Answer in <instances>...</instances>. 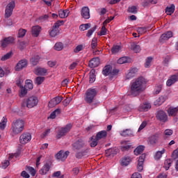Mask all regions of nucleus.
Segmentation results:
<instances>
[{
	"instance_id": "nucleus-9",
	"label": "nucleus",
	"mask_w": 178,
	"mask_h": 178,
	"mask_svg": "<svg viewBox=\"0 0 178 178\" xmlns=\"http://www.w3.org/2000/svg\"><path fill=\"white\" fill-rule=\"evenodd\" d=\"M172 37H173V32L170 31H167L161 35L159 42L161 44H165V42H166V41H168V40L170 38H172Z\"/></svg>"
},
{
	"instance_id": "nucleus-16",
	"label": "nucleus",
	"mask_w": 178,
	"mask_h": 178,
	"mask_svg": "<svg viewBox=\"0 0 178 178\" xmlns=\"http://www.w3.org/2000/svg\"><path fill=\"white\" fill-rule=\"evenodd\" d=\"M63 98L60 97H56L53 98L49 102V108H54V106H56L58 104H60L62 102V100Z\"/></svg>"
},
{
	"instance_id": "nucleus-34",
	"label": "nucleus",
	"mask_w": 178,
	"mask_h": 178,
	"mask_svg": "<svg viewBox=\"0 0 178 178\" xmlns=\"http://www.w3.org/2000/svg\"><path fill=\"white\" fill-rule=\"evenodd\" d=\"M60 112H62V111L60 110V108H57L54 111H53L49 116L50 119H55V118H56L57 116H58V115H60Z\"/></svg>"
},
{
	"instance_id": "nucleus-30",
	"label": "nucleus",
	"mask_w": 178,
	"mask_h": 178,
	"mask_svg": "<svg viewBox=\"0 0 178 178\" xmlns=\"http://www.w3.org/2000/svg\"><path fill=\"white\" fill-rule=\"evenodd\" d=\"M112 73V66L111 65H106L102 71V74L104 76H109V74H111Z\"/></svg>"
},
{
	"instance_id": "nucleus-14",
	"label": "nucleus",
	"mask_w": 178,
	"mask_h": 178,
	"mask_svg": "<svg viewBox=\"0 0 178 178\" xmlns=\"http://www.w3.org/2000/svg\"><path fill=\"white\" fill-rule=\"evenodd\" d=\"M51 166H52V162L47 161L42 169L39 170L40 175H47V172H49V169H51Z\"/></svg>"
},
{
	"instance_id": "nucleus-54",
	"label": "nucleus",
	"mask_w": 178,
	"mask_h": 178,
	"mask_svg": "<svg viewBox=\"0 0 178 178\" xmlns=\"http://www.w3.org/2000/svg\"><path fill=\"white\" fill-rule=\"evenodd\" d=\"M19 88H21L19 97H24L27 94L28 89L25 86H21Z\"/></svg>"
},
{
	"instance_id": "nucleus-20",
	"label": "nucleus",
	"mask_w": 178,
	"mask_h": 178,
	"mask_svg": "<svg viewBox=\"0 0 178 178\" xmlns=\"http://www.w3.org/2000/svg\"><path fill=\"white\" fill-rule=\"evenodd\" d=\"M81 15L83 19H90V8L87 6L83 7Z\"/></svg>"
},
{
	"instance_id": "nucleus-5",
	"label": "nucleus",
	"mask_w": 178,
	"mask_h": 178,
	"mask_svg": "<svg viewBox=\"0 0 178 178\" xmlns=\"http://www.w3.org/2000/svg\"><path fill=\"white\" fill-rule=\"evenodd\" d=\"M72 127H73V124L72 123L67 124L64 127L60 129L58 131L56 138L59 140V138H62L63 136H66L70 130H72Z\"/></svg>"
},
{
	"instance_id": "nucleus-23",
	"label": "nucleus",
	"mask_w": 178,
	"mask_h": 178,
	"mask_svg": "<svg viewBox=\"0 0 178 178\" xmlns=\"http://www.w3.org/2000/svg\"><path fill=\"white\" fill-rule=\"evenodd\" d=\"M89 67H91L92 69H94V67H97V66L99 65V58H92L89 61Z\"/></svg>"
},
{
	"instance_id": "nucleus-57",
	"label": "nucleus",
	"mask_w": 178,
	"mask_h": 178,
	"mask_svg": "<svg viewBox=\"0 0 178 178\" xmlns=\"http://www.w3.org/2000/svg\"><path fill=\"white\" fill-rule=\"evenodd\" d=\"M91 143H90V147H92V148H94L95 147H97L98 145V140H97V138H95V139L92 138V137L91 138Z\"/></svg>"
},
{
	"instance_id": "nucleus-12",
	"label": "nucleus",
	"mask_w": 178,
	"mask_h": 178,
	"mask_svg": "<svg viewBox=\"0 0 178 178\" xmlns=\"http://www.w3.org/2000/svg\"><path fill=\"white\" fill-rule=\"evenodd\" d=\"M70 154V152L69 151L64 152L63 150H60L56 154V158L59 161H66Z\"/></svg>"
},
{
	"instance_id": "nucleus-31",
	"label": "nucleus",
	"mask_w": 178,
	"mask_h": 178,
	"mask_svg": "<svg viewBox=\"0 0 178 178\" xmlns=\"http://www.w3.org/2000/svg\"><path fill=\"white\" fill-rule=\"evenodd\" d=\"M130 162H131V158L130 156H124L121 159L122 166H127Z\"/></svg>"
},
{
	"instance_id": "nucleus-56",
	"label": "nucleus",
	"mask_w": 178,
	"mask_h": 178,
	"mask_svg": "<svg viewBox=\"0 0 178 178\" xmlns=\"http://www.w3.org/2000/svg\"><path fill=\"white\" fill-rule=\"evenodd\" d=\"M121 47L119 45H115L113 46L111 49V52L112 54H118V52H119V51H120Z\"/></svg>"
},
{
	"instance_id": "nucleus-26",
	"label": "nucleus",
	"mask_w": 178,
	"mask_h": 178,
	"mask_svg": "<svg viewBox=\"0 0 178 178\" xmlns=\"http://www.w3.org/2000/svg\"><path fill=\"white\" fill-rule=\"evenodd\" d=\"M178 113V107H170L168 109V114L169 116H172V118H175V116H177Z\"/></svg>"
},
{
	"instance_id": "nucleus-24",
	"label": "nucleus",
	"mask_w": 178,
	"mask_h": 178,
	"mask_svg": "<svg viewBox=\"0 0 178 178\" xmlns=\"http://www.w3.org/2000/svg\"><path fill=\"white\" fill-rule=\"evenodd\" d=\"M84 145H86L84 141L81 139H79L73 144V147L74 148V149L79 150L81 149V148H83Z\"/></svg>"
},
{
	"instance_id": "nucleus-22",
	"label": "nucleus",
	"mask_w": 178,
	"mask_h": 178,
	"mask_svg": "<svg viewBox=\"0 0 178 178\" xmlns=\"http://www.w3.org/2000/svg\"><path fill=\"white\" fill-rule=\"evenodd\" d=\"M138 109L139 112H148V111L151 109V104L144 103L143 104H140Z\"/></svg>"
},
{
	"instance_id": "nucleus-52",
	"label": "nucleus",
	"mask_w": 178,
	"mask_h": 178,
	"mask_svg": "<svg viewBox=\"0 0 178 178\" xmlns=\"http://www.w3.org/2000/svg\"><path fill=\"white\" fill-rule=\"evenodd\" d=\"M138 33L140 35L145 34L147 33V28L146 27H138L137 29Z\"/></svg>"
},
{
	"instance_id": "nucleus-40",
	"label": "nucleus",
	"mask_w": 178,
	"mask_h": 178,
	"mask_svg": "<svg viewBox=\"0 0 178 178\" xmlns=\"http://www.w3.org/2000/svg\"><path fill=\"white\" fill-rule=\"evenodd\" d=\"M25 87L28 90H33V88H34V85H33V81L27 79L25 82Z\"/></svg>"
},
{
	"instance_id": "nucleus-45",
	"label": "nucleus",
	"mask_w": 178,
	"mask_h": 178,
	"mask_svg": "<svg viewBox=\"0 0 178 178\" xmlns=\"http://www.w3.org/2000/svg\"><path fill=\"white\" fill-rule=\"evenodd\" d=\"M88 152V149L77 152L76 153V158H77L78 159H81V158H83V156H84V155H86V154H87Z\"/></svg>"
},
{
	"instance_id": "nucleus-18",
	"label": "nucleus",
	"mask_w": 178,
	"mask_h": 178,
	"mask_svg": "<svg viewBox=\"0 0 178 178\" xmlns=\"http://www.w3.org/2000/svg\"><path fill=\"white\" fill-rule=\"evenodd\" d=\"M41 30H42L41 26L38 25L32 26L31 34L33 37H38V35H40V33H41Z\"/></svg>"
},
{
	"instance_id": "nucleus-49",
	"label": "nucleus",
	"mask_w": 178,
	"mask_h": 178,
	"mask_svg": "<svg viewBox=\"0 0 178 178\" xmlns=\"http://www.w3.org/2000/svg\"><path fill=\"white\" fill-rule=\"evenodd\" d=\"M12 55H13L12 51H10L6 54H5L4 56H3L1 58V60L2 61L8 60V59H10V58H12Z\"/></svg>"
},
{
	"instance_id": "nucleus-21",
	"label": "nucleus",
	"mask_w": 178,
	"mask_h": 178,
	"mask_svg": "<svg viewBox=\"0 0 178 178\" xmlns=\"http://www.w3.org/2000/svg\"><path fill=\"white\" fill-rule=\"evenodd\" d=\"M178 81V76L176 74H174L170 77V79H168L166 82V86L168 87H171V86H173L175 83H176Z\"/></svg>"
},
{
	"instance_id": "nucleus-2",
	"label": "nucleus",
	"mask_w": 178,
	"mask_h": 178,
	"mask_svg": "<svg viewBox=\"0 0 178 178\" xmlns=\"http://www.w3.org/2000/svg\"><path fill=\"white\" fill-rule=\"evenodd\" d=\"M11 133L10 135L12 137H15V136H17V134H20L24 130V120H17L13 121L11 127Z\"/></svg>"
},
{
	"instance_id": "nucleus-33",
	"label": "nucleus",
	"mask_w": 178,
	"mask_h": 178,
	"mask_svg": "<svg viewBox=\"0 0 178 178\" xmlns=\"http://www.w3.org/2000/svg\"><path fill=\"white\" fill-rule=\"evenodd\" d=\"M172 163H173V160L170 159H166L164 162V169H165V170H169L170 166H172Z\"/></svg>"
},
{
	"instance_id": "nucleus-62",
	"label": "nucleus",
	"mask_w": 178,
	"mask_h": 178,
	"mask_svg": "<svg viewBox=\"0 0 178 178\" xmlns=\"http://www.w3.org/2000/svg\"><path fill=\"white\" fill-rule=\"evenodd\" d=\"M173 134V131L172 129H165L164 131V135L165 137H169Z\"/></svg>"
},
{
	"instance_id": "nucleus-42",
	"label": "nucleus",
	"mask_w": 178,
	"mask_h": 178,
	"mask_svg": "<svg viewBox=\"0 0 178 178\" xmlns=\"http://www.w3.org/2000/svg\"><path fill=\"white\" fill-rule=\"evenodd\" d=\"M45 80V77L44 76H38L35 79V83L37 84L38 86H41L42 83H44V81Z\"/></svg>"
},
{
	"instance_id": "nucleus-59",
	"label": "nucleus",
	"mask_w": 178,
	"mask_h": 178,
	"mask_svg": "<svg viewBox=\"0 0 178 178\" xmlns=\"http://www.w3.org/2000/svg\"><path fill=\"white\" fill-rule=\"evenodd\" d=\"M98 35H106V26L102 25L101 31Z\"/></svg>"
},
{
	"instance_id": "nucleus-27",
	"label": "nucleus",
	"mask_w": 178,
	"mask_h": 178,
	"mask_svg": "<svg viewBox=\"0 0 178 178\" xmlns=\"http://www.w3.org/2000/svg\"><path fill=\"white\" fill-rule=\"evenodd\" d=\"M106 136H108V133L106 132V131L104 130L99 131L97 134L95 138L96 140H98L99 141V140H102V138H106Z\"/></svg>"
},
{
	"instance_id": "nucleus-35",
	"label": "nucleus",
	"mask_w": 178,
	"mask_h": 178,
	"mask_svg": "<svg viewBox=\"0 0 178 178\" xmlns=\"http://www.w3.org/2000/svg\"><path fill=\"white\" fill-rule=\"evenodd\" d=\"M130 60L127 56L121 57L118 60V63L119 65H123L124 63H129Z\"/></svg>"
},
{
	"instance_id": "nucleus-3",
	"label": "nucleus",
	"mask_w": 178,
	"mask_h": 178,
	"mask_svg": "<svg viewBox=\"0 0 178 178\" xmlns=\"http://www.w3.org/2000/svg\"><path fill=\"white\" fill-rule=\"evenodd\" d=\"M98 94V90L96 88H89L86 90L84 95V101L86 104L91 105L95 101V97Z\"/></svg>"
},
{
	"instance_id": "nucleus-36",
	"label": "nucleus",
	"mask_w": 178,
	"mask_h": 178,
	"mask_svg": "<svg viewBox=\"0 0 178 178\" xmlns=\"http://www.w3.org/2000/svg\"><path fill=\"white\" fill-rule=\"evenodd\" d=\"M6 123H8V118H6V117H3L0 122L1 130H5V127H6Z\"/></svg>"
},
{
	"instance_id": "nucleus-11",
	"label": "nucleus",
	"mask_w": 178,
	"mask_h": 178,
	"mask_svg": "<svg viewBox=\"0 0 178 178\" xmlns=\"http://www.w3.org/2000/svg\"><path fill=\"white\" fill-rule=\"evenodd\" d=\"M29 141H31V134L24 133L19 137V143L21 144H27Z\"/></svg>"
},
{
	"instance_id": "nucleus-10",
	"label": "nucleus",
	"mask_w": 178,
	"mask_h": 178,
	"mask_svg": "<svg viewBox=\"0 0 178 178\" xmlns=\"http://www.w3.org/2000/svg\"><path fill=\"white\" fill-rule=\"evenodd\" d=\"M156 118L157 120H159L163 123H166V122H168V114H166V113L163 111H158Z\"/></svg>"
},
{
	"instance_id": "nucleus-1",
	"label": "nucleus",
	"mask_w": 178,
	"mask_h": 178,
	"mask_svg": "<svg viewBox=\"0 0 178 178\" xmlns=\"http://www.w3.org/2000/svg\"><path fill=\"white\" fill-rule=\"evenodd\" d=\"M145 88H147V79L143 76H139L131 82L129 94L131 97H138L145 91Z\"/></svg>"
},
{
	"instance_id": "nucleus-6",
	"label": "nucleus",
	"mask_w": 178,
	"mask_h": 178,
	"mask_svg": "<svg viewBox=\"0 0 178 178\" xmlns=\"http://www.w3.org/2000/svg\"><path fill=\"white\" fill-rule=\"evenodd\" d=\"M15 6H16V3L13 0L10 1L8 3V5L6 7L5 15H4L6 19H8V17H10V16H12V15L13 14V9H15Z\"/></svg>"
},
{
	"instance_id": "nucleus-7",
	"label": "nucleus",
	"mask_w": 178,
	"mask_h": 178,
	"mask_svg": "<svg viewBox=\"0 0 178 178\" xmlns=\"http://www.w3.org/2000/svg\"><path fill=\"white\" fill-rule=\"evenodd\" d=\"M63 24V21H57L56 23H54L53 27L51 28V30L49 31V35L50 37H56L58 34H59V27Z\"/></svg>"
},
{
	"instance_id": "nucleus-37",
	"label": "nucleus",
	"mask_w": 178,
	"mask_h": 178,
	"mask_svg": "<svg viewBox=\"0 0 178 178\" xmlns=\"http://www.w3.org/2000/svg\"><path fill=\"white\" fill-rule=\"evenodd\" d=\"M95 81V70H92L90 72V75H89V83H92Z\"/></svg>"
},
{
	"instance_id": "nucleus-17",
	"label": "nucleus",
	"mask_w": 178,
	"mask_h": 178,
	"mask_svg": "<svg viewBox=\"0 0 178 178\" xmlns=\"http://www.w3.org/2000/svg\"><path fill=\"white\" fill-rule=\"evenodd\" d=\"M15 41V38L13 37H8L4 38L3 40H1V47L2 48H6V47L10 44H13V42Z\"/></svg>"
},
{
	"instance_id": "nucleus-48",
	"label": "nucleus",
	"mask_w": 178,
	"mask_h": 178,
	"mask_svg": "<svg viewBox=\"0 0 178 178\" xmlns=\"http://www.w3.org/2000/svg\"><path fill=\"white\" fill-rule=\"evenodd\" d=\"M131 49L136 54H138V52H140V51H141L140 45H138V44H131Z\"/></svg>"
},
{
	"instance_id": "nucleus-8",
	"label": "nucleus",
	"mask_w": 178,
	"mask_h": 178,
	"mask_svg": "<svg viewBox=\"0 0 178 178\" xmlns=\"http://www.w3.org/2000/svg\"><path fill=\"white\" fill-rule=\"evenodd\" d=\"M27 65H29V61L26 59L20 60L16 65L15 69L16 72H20L23 70L24 67H27Z\"/></svg>"
},
{
	"instance_id": "nucleus-51",
	"label": "nucleus",
	"mask_w": 178,
	"mask_h": 178,
	"mask_svg": "<svg viewBox=\"0 0 178 178\" xmlns=\"http://www.w3.org/2000/svg\"><path fill=\"white\" fill-rule=\"evenodd\" d=\"M137 7L136 6H132L131 7L128 8L127 12H129V13H134V15H136V13H137Z\"/></svg>"
},
{
	"instance_id": "nucleus-19",
	"label": "nucleus",
	"mask_w": 178,
	"mask_h": 178,
	"mask_svg": "<svg viewBox=\"0 0 178 178\" xmlns=\"http://www.w3.org/2000/svg\"><path fill=\"white\" fill-rule=\"evenodd\" d=\"M120 134L122 137H134V136L133 130H131V129H124L123 131H120Z\"/></svg>"
},
{
	"instance_id": "nucleus-13",
	"label": "nucleus",
	"mask_w": 178,
	"mask_h": 178,
	"mask_svg": "<svg viewBox=\"0 0 178 178\" xmlns=\"http://www.w3.org/2000/svg\"><path fill=\"white\" fill-rule=\"evenodd\" d=\"M144 161H145V154H143L139 156L137 165L138 172H143L144 169Z\"/></svg>"
},
{
	"instance_id": "nucleus-41",
	"label": "nucleus",
	"mask_w": 178,
	"mask_h": 178,
	"mask_svg": "<svg viewBox=\"0 0 178 178\" xmlns=\"http://www.w3.org/2000/svg\"><path fill=\"white\" fill-rule=\"evenodd\" d=\"M86 48V45L84 44H79L74 49V54H79V52H81Z\"/></svg>"
},
{
	"instance_id": "nucleus-64",
	"label": "nucleus",
	"mask_w": 178,
	"mask_h": 178,
	"mask_svg": "<svg viewBox=\"0 0 178 178\" xmlns=\"http://www.w3.org/2000/svg\"><path fill=\"white\" fill-rule=\"evenodd\" d=\"M172 158L173 159H177V158H178V148L173 151Z\"/></svg>"
},
{
	"instance_id": "nucleus-43",
	"label": "nucleus",
	"mask_w": 178,
	"mask_h": 178,
	"mask_svg": "<svg viewBox=\"0 0 178 178\" xmlns=\"http://www.w3.org/2000/svg\"><path fill=\"white\" fill-rule=\"evenodd\" d=\"M152 60H154V58L147 57V59L145 60V67H151V63H152Z\"/></svg>"
},
{
	"instance_id": "nucleus-50",
	"label": "nucleus",
	"mask_w": 178,
	"mask_h": 178,
	"mask_svg": "<svg viewBox=\"0 0 178 178\" xmlns=\"http://www.w3.org/2000/svg\"><path fill=\"white\" fill-rule=\"evenodd\" d=\"M54 49L56 51H62L63 49V43L62 42H57L54 45Z\"/></svg>"
},
{
	"instance_id": "nucleus-29",
	"label": "nucleus",
	"mask_w": 178,
	"mask_h": 178,
	"mask_svg": "<svg viewBox=\"0 0 178 178\" xmlns=\"http://www.w3.org/2000/svg\"><path fill=\"white\" fill-rule=\"evenodd\" d=\"M69 13H70L69 10H60L58 11V16L60 19H65L69 16Z\"/></svg>"
},
{
	"instance_id": "nucleus-32",
	"label": "nucleus",
	"mask_w": 178,
	"mask_h": 178,
	"mask_svg": "<svg viewBox=\"0 0 178 178\" xmlns=\"http://www.w3.org/2000/svg\"><path fill=\"white\" fill-rule=\"evenodd\" d=\"M165 101H166V96H161L154 102V105L161 106V105H162Z\"/></svg>"
},
{
	"instance_id": "nucleus-46",
	"label": "nucleus",
	"mask_w": 178,
	"mask_h": 178,
	"mask_svg": "<svg viewBox=\"0 0 178 178\" xmlns=\"http://www.w3.org/2000/svg\"><path fill=\"white\" fill-rule=\"evenodd\" d=\"M91 27V24H83L80 25L79 30L81 31H86V30H88Z\"/></svg>"
},
{
	"instance_id": "nucleus-60",
	"label": "nucleus",
	"mask_w": 178,
	"mask_h": 178,
	"mask_svg": "<svg viewBox=\"0 0 178 178\" xmlns=\"http://www.w3.org/2000/svg\"><path fill=\"white\" fill-rule=\"evenodd\" d=\"M27 33V30L26 29H19V38H22L26 35V33Z\"/></svg>"
},
{
	"instance_id": "nucleus-39",
	"label": "nucleus",
	"mask_w": 178,
	"mask_h": 178,
	"mask_svg": "<svg viewBox=\"0 0 178 178\" xmlns=\"http://www.w3.org/2000/svg\"><path fill=\"white\" fill-rule=\"evenodd\" d=\"M175 13V5L172 4L170 6L165 8V13L167 15H172Z\"/></svg>"
},
{
	"instance_id": "nucleus-44",
	"label": "nucleus",
	"mask_w": 178,
	"mask_h": 178,
	"mask_svg": "<svg viewBox=\"0 0 178 178\" xmlns=\"http://www.w3.org/2000/svg\"><path fill=\"white\" fill-rule=\"evenodd\" d=\"M134 152L136 155H140V154H143V152H144V146H139L136 147Z\"/></svg>"
},
{
	"instance_id": "nucleus-15",
	"label": "nucleus",
	"mask_w": 178,
	"mask_h": 178,
	"mask_svg": "<svg viewBox=\"0 0 178 178\" xmlns=\"http://www.w3.org/2000/svg\"><path fill=\"white\" fill-rule=\"evenodd\" d=\"M138 72V69L136 67H133L129 70L128 73L126 74V80H130L133 79V77H135Z\"/></svg>"
},
{
	"instance_id": "nucleus-28",
	"label": "nucleus",
	"mask_w": 178,
	"mask_h": 178,
	"mask_svg": "<svg viewBox=\"0 0 178 178\" xmlns=\"http://www.w3.org/2000/svg\"><path fill=\"white\" fill-rule=\"evenodd\" d=\"M47 70L45 68L38 67L35 70L34 73L38 76H45V74H47Z\"/></svg>"
},
{
	"instance_id": "nucleus-4",
	"label": "nucleus",
	"mask_w": 178,
	"mask_h": 178,
	"mask_svg": "<svg viewBox=\"0 0 178 178\" xmlns=\"http://www.w3.org/2000/svg\"><path fill=\"white\" fill-rule=\"evenodd\" d=\"M38 104V98L35 96H31L24 99L22 104V106L24 108L26 106L29 109L37 106Z\"/></svg>"
},
{
	"instance_id": "nucleus-58",
	"label": "nucleus",
	"mask_w": 178,
	"mask_h": 178,
	"mask_svg": "<svg viewBox=\"0 0 178 178\" xmlns=\"http://www.w3.org/2000/svg\"><path fill=\"white\" fill-rule=\"evenodd\" d=\"M115 149L113 148H110L107 150H106V156H111V155H113L115 154Z\"/></svg>"
},
{
	"instance_id": "nucleus-38",
	"label": "nucleus",
	"mask_w": 178,
	"mask_h": 178,
	"mask_svg": "<svg viewBox=\"0 0 178 178\" xmlns=\"http://www.w3.org/2000/svg\"><path fill=\"white\" fill-rule=\"evenodd\" d=\"M30 60L31 63L33 66H37V65H38V62H40V56H35L34 57H32Z\"/></svg>"
},
{
	"instance_id": "nucleus-53",
	"label": "nucleus",
	"mask_w": 178,
	"mask_h": 178,
	"mask_svg": "<svg viewBox=\"0 0 178 178\" xmlns=\"http://www.w3.org/2000/svg\"><path fill=\"white\" fill-rule=\"evenodd\" d=\"M26 170L27 172H29V173H31V176H33V177L35 176L36 172H35V170L34 169V168L28 166V167H26Z\"/></svg>"
},
{
	"instance_id": "nucleus-47",
	"label": "nucleus",
	"mask_w": 178,
	"mask_h": 178,
	"mask_svg": "<svg viewBox=\"0 0 178 178\" xmlns=\"http://www.w3.org/2000/svg\"><path fill=\"white\" fill-rule=\"evenodd\" d=\"M165 149H163L161 151H159L156 153L154 158L155 159H161L162 158V155H163V153L165 152Z\"/></svg>"
},
{
	"instance_id": "nucleus-63",
	"label": "nucleus",
	"mask_w": 178,
	"mask_h": 178,
	"mask_svg": "<svg viewBox=\"0 0 178 178\" xmlns=\"http://www.w3.org/2000/svg\"><path fill=\"white\" fill-rule=\"evenodd\" d=\"M97 38H93L92 40V42H91V48H92V49H95V48H97Z\"/></svg>"
},
{
	"instance_id": "nucleus-61",
	"label": "nucleus",
	"mask_w": 178,
	"mask_h": 178,
	"mask_svg": "<svg viewBox=\"0 0 178 178\" xmlns=\"http://www.w3.org/2000/svg\"><path fill=\"white\" fill-rule=\"evenodd\" d=\"M98 12L100 16H104V15H106V13L108 12V10H106L105 8H99L98 9Z\"/></svg>"
},
{
	"instance_id": "nucleus-25",
	"label": "nucleus",
	"mask_w": 178,
	"mask_h": 178,
	"mask_svg": "<svg viewBox=\"0 0 178 178\" xmlns=\"http://www.w3.org/2000/svg\"><path fill=\"white\" fill-rule=\"evenodd\" d=\"M159 140V135L156 134L149 138V143L151 145H155Z\"/></svg>"
},
{
	"instance_id": "nucleus-55",
	"label": "nucleus",
	"mask_w": 178,
	"mask_h": 178,
	"mask_svg": "<svg viewBox=\"0 0 178 178\" xmlns=\"http://www.w3.org/2000/svg\"><path fill=\"white\" fill-rule=\"evenodd\" d=\"M48 19H49V16L48 15H43L40 16L38 18V22H46V20H48Z\"/></svg>"
}]
</instances>
